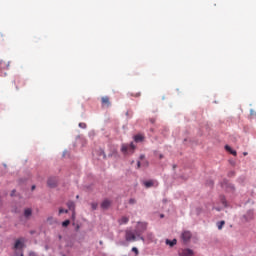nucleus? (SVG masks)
Returning <instances> with one entry per match:
<instances>
[{
	"instance_id": "1",
	"label": "nucleus",
	"mask_w": 256,
	"mask_h": 256,
	"mask_svg": "<svg viewBox=\"0 0 256 256\" xmlns=\"http://www.w3.org/2000/svg\"><path fill=\"white\" fill-rule=\"evenodd\" d=\"M121 151L124 155H127V153H133L135 151V144H122Z\"/></svg>"
},
{
	"instance_id": "2",
	"label": "nucleus",
	"mask_w": 256,
	"mask_h": 256,
	"mask_svg": "<svg viewBox=\"0 0 256 256\" xmlns=\"http://www.w3.org/2000/svg\"><path fill=\"white\" fill-rule=\"evenodd\" d=\"M147 229V224L146 223H138L136 230H135V235L137 237H141V233H143Z\"/></svg>"
},
{
	"instance_id": "3",
	"label": "nucleus",
	"mask_w": 256,
	"mask_h": 256,
	"mask_svg": "<svg viewBox=\"0 0 256 256\" xmlns=\"http://www.w3.org/2000/svg\"><path fill=\"white\" fill-rule=\"evenodd\" d=\"M143 185L144 187H146V189H150V187H158L159 182H157L156 180H148V181H144Z\"/></svg>"
},
{
	"instance_id": "4",
	"label": "nucleus",
	"mask_w": 256,
	"mask_h": 256,
	"mask_svg": "<svg viewBox=\"0 0 256 256\" xmlns=\"http://www.w3.org/2000/svg\"><path fill=\"white\" fill-rule=\"evenodd\" d=\"M58 182H59V180L57 179V177H50V178H48L47 185L51 189H54V187H57Z\"/></svg>"
},
{
	"instance_id": "5",
	"label": "nucleus",
	"mask_w": 256,
	"mask_h": 256,
	"mask_svg": "<svg viewBox=\"0 0 256 256\" xmlns=\"http://www.w3.org/2000/svg\"><path fill=\"white\" fill-rule=\"evenodd\" d=\"M192 234L190 231H184L182 232L181 239L184 241V243H189L191 241Z\"/></svg>"
},
{
	"instance_id": "6",
	"label": "nucleus",
	"mask_w": 256,
	"mask_h": 256,
	"mask_svg": "<svg viewBox=\"0 0 256 256\" xmlns=\"http://www.w3.org/2000/svg\"><path fill=\"white\" fill-rule=\"evenodd\" d=\"M126 241H136L137 237L135 236V233L131 230H126L125 234Z\"/></svg>"
},
{
	"instance_id": "7",
	"label": "nucleus",
	"mask_w": 256,
	"mask_h": 256,
	"mask_svg": "<svg viewBox=\"0 0 256 256\" xmlns=\"http://www.w3.org/2000/svg\"><path fill=\"white\" fill-rule=\"evenodd\" d=\"M194 252L192 249L186 248L179 251V256H193Z\"/></svg>"
},
{
	"instance_id": "8",
	"label": "nucleus",
	"mask_w": 256,
	"mask_h": 256,
	"mask_svg": "<svg viewBox=\"0 0 256 256\" xmlns=\"http://www.w3.org/2000/svg\"><path fill=\"white\" fill-rule=\"evenodd\" d=\"M15 87H16V91H19V89H21V87H23V79H21L20 77H16L13 81Z\"/></svg>"
},
{
	"instance_id": "9",
	"label": "nucleus",
	"mask_w": 256,
	"mask_h": 256,
	"mask_svg": "<svg viewBox=\"0 0 256 256\" xmlns=\"http://www.w3.org/2000/svg\"><path fill=\"white\" fill-rule=\"evenodd\" d=\"M101 102H102L103 107H111V101L109 100L108 96L102 97Z\"/></svg>"
},
{
	"instance_id": "10",
	"label": "nucleus",
	"mask_w": 256,
	"mask_h": 256,
	"mask_svg": "<svg viewBox=\"0 0 256 256\" xmlns=\"http://www.w3.org/2000/svg\"><path fill=\"white\" fill-rule=\"evenodd\" d=\"M25 247V244L23 243V238L16 240L14 244V249H23Z\"/></svg>"
},
{
	"instance_id": "11",
	"label": "nucleus",
	"mask_w": 256,
	"mask_h": 256,
	"mask_svg": "<svg viewBox=\"0 0 256 256\" xmlns=\"http://www.w3.org/2000/svg\"><path fill=\"white\" fill-rule=\"evenodd\" d=\"M31 215H33V210L31 208H26L24 210L25 219H31Z\"/></svg>"
},
{
	"instance_id": "12",
	"label": "nucleus",
	"mask_w": 256,
	"mask_h": 256,
	"mask_svg": "<svg viewBox=\"0 0 256 256\" xmlns=\"http://www.w3.org/2000/svg\"><path fill=\"white\" fill-rule=\"evenodd\" d=\"M0 69L4 71L9 69V62H5L3 59H0Z\"/></svg>"
},
{
	"instance_id": "13",
	"label": "nucleus",
	"mask_w": 256,
	"mask_h": 256,
	"mask_svg": "<svg viewBox=\"0 0 256 256\" xmlns=\"http://www.w3.org/2000/svg\"><path fill=\"white\" fill-rule=\"evenodd\" d=\"M102 209H107L108 207H111V200L106 199L101 203Z\"/></svg>"
},
{
	"instance_id": "14",
	"label": "nucleus",
	"mask_w": 256,
	"mask_h": 256,
	"mask_svg": "<svg viewBox=\"0 0 256 256\" xmlns=\"http://www.w3.org/2000/svg\"><path fill=\"white\" fill-rule=\"evenodd\" d=\"M143 139H145V136H143V134H137L134 136V141L136 143H141V141H143Z\"/></svg>"
},
{
	"instance_id": "15",
	"label": "nucleus",
	"mask_w": 256,
	"mask_h": 256,
	"mask_svg": "<svg viewBox=\"0 0 256 256\" xmlns=\"http://www.w3.org/2000/svg\"><path fill=\"white\" fill-rule=\"evenodd\" d=\"M225 149H226V151H228L229 153H231V155H234V157H237V151L233 150V149L231 148V146L226 145V146H225Z\"/></svg>"
},
{
	"instance_id": "16",
	"label": "nucleus",
	"mask_w": 256,
	"mask_h": 256,
	"mask_svg": "<svg viewBox=\"0 0 256 256\" xmlns=\"http://www.w3.org/2000/svg\"><path fill=\"white\" fill-rule=\"evenodd\" d=\"M67 207L70 209V211H73V215H75V202L73 201L68 202Z\"/></svg>"
},
{
	"instance_id": "17",
	"label": "nucleus",
	"mask_w": 256,
	"mask_h": 256,
	"mask_svg": "<svg viewBox=\"0 0 256 256\" xmlns=\"http://www.w3.org/2000/svg\"><path fill=\"white\" fill-rule=\"evenodd\" d=\"M166 245H169L170 247H175V245H177V239H173V240H166Z\"/></svg>"
},
{
	"instance_id": "18",
	"label": "nucleus",
	"mask_w": 256,
	"mask_h": 256,
	"mask_svg": "<svg viewBox=\"0 0 256 256\" xmlns=\"http://www.w3.org/2000/svg\"><path fill=\"white\" fill-rule=\"evenodd\" d=\"M246 221H251L253 219V211H248L247 214L244 216Z\"/></svg>"
},
{
	"instance_id": "19",
	"label": "nucleus",
	"mask_w": 256,
	"mask_h": 256,
	"mask_svg": "<svg viewBox=\"0 0 256 256\" xmlns=\"http://www.w3.org/2000/svg\"><path fill=\"white\" fill-rule=\"evenodd\" d=\"M127 223H129V218H127L126 216H123V217L119 220V225H127Z\"/></svg>"
},
{
	"instance_id": "20",
	"label": "nucleus",
	"mask_w": 256,
	"mask_h": 256,
	"mask_svg": "<svg viewBox=\"0 0 256 256\" xmlns=\"http://www.w3.org/2000/svg\"><path fill=\"white\" fill-rule=\"evenodd\" d=\"M224 225H225V221H223V220L217 223V227H218L219 231H221V229H223Z\"/></svg>"
},
{
	"instance_id": "21",
	"label": "nucleus",
	"mask_w": 256,
	"mask_h": 256,
	"mask_svg": "<svg viewBox=\"0 0 256 256\" xmlns=\"http://www.w3.org/2000/svg\"><path fill=\"white\" fill-rule=\"evenodd\" d=\"M147 240L148 241H154L155 240V236L153 235V233H148L147 234Z\"/></svg>"
},
{
	"instance_id": "22",
	"label": "nucleus",
	"mask_w": 256,
	"mask_h": 256,
	"mask_svg": "<svg viewBox=\"0 0 256 256\" xmlns=\"http://www.w3.org/2000/svg\"><path fill=\"white\" fill-rule=\"evenodd\" d=\"M71 221L69 220H65L64 222H62V227H69Z\"/></svg>"
},
{
	"instance_id": "23",
	"label": "nucleus",
	"mask_w": 256,
	"mask_h": 256,
	"mask_svg": "<svg viewBox=\"0 0 256 256\" xmlns=\"http://www.w3.org/2000/svg\"><path fill=\"white\" fill-rule=\"evenodd\" d=\"M79 127H80L81 129H87V124H86V123H83V122H80V123H79Z\"/></svg>"
},
{
	"instance_id": "24",
	"label": "nucleus",
	"mask_w": 256,
	"mask_h": 256,
	"mask_svg": "<svg viewBox=\"0 0 256 256\" xmlns=\"http://www.w3.org/2000/svg\"><path fill=\"white\" fill-rule=\"evenodd\" d=\"M137 203V200H135V198H131L130 200H129V204L130 205H135Z\"/></svg>"
},
{
	"instance_id": "25",
	"label": "nucleus",
	"mask_w": 256,
	"mask_h": 256,
	"mask_svg": "<svg viewBox=\"0 0 256 256\" xmlns=\"http://www.w3.org/2000/svg\"><path fill=\"white\" fill-rule=\"evenodd\" d=\"M62 213H69V210H65L63 208L59 209V215H62Z\"/></svg>"
},
{
	"instance_id": "26",
	"label": "nucleus",
	"mask_w": 256,
	"mask_h": 256,
	"mask_svg": "<svg viewBox=\"0 0 256 256\" xmlns=\"http://www.w3.org/2000/svg\"><path fill=\"white\" fill-rule=\"evenodd\" d=\"M132 252L135 253V255H139V249H137V247H133Z\"/></svg>"
},
{
	"instance_id": "27",
	"label": "nucleus",
	"mask_w": 256,
	"mask_h": 256,
	"mask_svg": "<svg viewBox=\"0 0 256 256\" xmlns=\"http://www.w3.org/2000/svg\"><path fill=\"white\" fill-rule=\"evenodd\" d=\"M91 207H92L93 211H95L97 209V203H92Z\"/></svg>"
},
{
	"instance_id": "28",
	"label": "nucleus",
	"mask_w": 256,
	"mask_h": 256,
	"mask_svg": "<svg viewBox=\"0 0 256 256\" xmlns=\"http://www.w3.org/2000/svg\"><path fill=\"white\" fill-rule=\"evenodd\" d=\"M7 76V72H0V77H6Z\"/></svg>"
},
{
	"instance_id": "29",
	"label": "nucleus",
	"mask_w": 256,
	"mask_h": 256,
	"mask_svg": "<svg viewBox=\"0 0 256 256\" xmlns=\"http://www.w3.org/2000/svg\"><path fill=\"white\" fill-rule=\"evenodd\" d=\"M134 97H141V93H136Z\"/></svg>"
},
{
	"instance_id": "30",
	"label": "nucleus",
	"mask_w": 256,
	"mask_h": 256,
	"mask_svg": "<svg viewBox=\"0 0 256 256\" xmlns=\"http://www.w3.org/2000/svg\"><path fill=\"white\" fill-rule=\"evenodd\" d=\"M137 167H138V169L141 167V162L140 161L137 162Z\"/></svg>"
},
{
	"instance_id": "31",
	"label": "nucleus",
	"mask_w": 256,
	"mask_h": 256,
	"mask_svg": "<svg viewBox=\"0 0 256 256\" xmlns=\"http://www.w3.org/2000/svg\"><path fill=\"white\" fill-rule=\"evenodd\" d=\"M14 196H15V190H12L11 197H14Z\"/></svg>"
},
{
	"instance_id": "32",
	"label": "nucleus",
	"mask_w": 256,
	"mask_h": 256,
	"mask_svg": "<svg viewBox=\"0 0 256 256\" xmlns=\"http://www.w3.org/2000/svg\"><path fill=\"white\" fill-rule=\"evenodd\" d=\"M113 155H117V150H115V151L113 152Z\"/></svg>"
},
{
	"instance_id": "33",
	"label": "nucleus",
	"mask_w": 256,
	"mask_h": 256,
	"mask_svg": "<svg viewBox=\"0 0 256 256\" xmlns=\"http://www.w3.org/2000/svg\"><path fill=\"white\" fill-rule=\"evenodd\" d=\"M30 255L35 256V253L34 252H30Z\"/></svg>"
},
{
	"instance_id": "34",
	"label": "nucleus",
	"mask_w": 256,
	"mask_h": 256,
	"mask_svg": "<svg viewBox=\"0 0 256 256\" xmlns=\"http://www.w3.org/2000/svg\"><path fill=\"white\" fill-rule=\"evenodd\" d=\"M243 155H244V156H247V155H248V153H247V152H244V153H243Z\"/></svg>"
},
{
	"instance_id": "35",
	"label": "nucleus",
	"mask_w": 256,
	"mask_h": 256,
	"mask_svg": "<svg viewBox=\"0 0 256 256\" xmlns=\"http://www.w3.org/2000/svg\"><path fill=\"white\" fill-rule=\"evenodd\" d=\"M159 157H160V159H163V154H160V156H159Z\"/></svg>"
},
{
	"instance_id": "36",
	"label": "nucleus",
	"mask_w": 256,
	"mask_h": 256,
	"mask_svg": "<svg viewBox=\"0 0 256 256\" xmlns=\"http://www.w3.org/2000/svg\"><path fill=\"white\" fill-rule=\"evenodd\" d=\"M140 239H141V241H145V238H143V237H140Z\"/></svg>"
},
{
	"instance_id": "37",
	"label": "nucleus",
	"mask_w": 256,
	"mask_h": 256,
	"mask_svg": "<svg viewBox=\"0 0 256 256\" xmlns=\"http://www.w3.org/2000/svg\"><path fill=\"white\" fill-rule=\"evenodd\" d=\"M32 191H35V186H32Z\"/></svg>"
},
{
	"instance_id": "38",
	"label": "nucleus",
	"mask_w": 256,
	"mask_h": 256,
	"mask_svg": "<svg viewBox=\"0 0 256 256\" xmlns=\"http://www.w3.org/2000/svg\"><path fill=\"white\" fill-rule=\"evenodd\" d=\"M109 157H113V154L109 155Z\"/></svg>"
},
{
	"instance_id": "39",
	"label": "nucleus",
	"mask_w": 256,
	"mask_h": 256,
	"mask_svg": "<svg viewBox=\"0 0 256 256\" xmlns=\"http://www.w3.org/2000/svg\"><path fill=\"white\" fill-rule=\"evenodd\" d=\"M152 123H155V121H154V120H152Z\"/></svg>"
}]
</instances>
